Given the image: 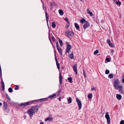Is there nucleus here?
Here are the masks:
<instances>
[{
  "label": "nucleus",
  "instance_id": "obj_61",
  "mask_svg": "<svg viewBox=\"0 0 124 124\" xmlns=\"http://www.w3.org/2000/svg\"><path fill=\"white\" fill-rule=\"evenodd\" d=\"M2 72V71H1V67H0V72Z\"/></svg>",
  "mask_w": 124,
  "mask_h": 124
},
{
  "label": "nucleus",
  "instance_id": "obj_16",
  "mask_svg": "<svg viewBox=\"0 0 124 124\" xmlns=\"http://www.w3.org/2000/svg\"><path fill=\"white\" fill-rule=\"evenodd\" d=\"M59 12L61 16H62L64 14V12L63 10L61 9H60L59 10Z\"/></svg>",
  "mask_w": 124,
  "mask_h": 124
},
{
  "label": "nucleus",
  "instance_id": "obj_25",
  "mask_svg": "<svg viewBox=\"0 0 124 124\" xmlns=\"http://www.w3.org/2000/svg\"><path fill=\"white\" fill-rule=\"evenodd\" d=\"M56 47H57V50L58 49L61 48H60V47L59 45V44L58 43V41H57L56 43Z\"/></svg>",
  "mask_w": 124,
  "mask_h": 124
},
{
  "label": "nucleus",
  "instance_id": "obj_22",
  "mask_svg": "<svg viewBox=\"0 0 124 124\" xmlns=\"http://www.w3.org/2000/svg\"><path fill=\"white\" fill-rule=\"evenodd\" d=\"M93 96L92 94L91 93H89L88 95V98L90 99H91L92 98Z\"/></svg>",
  "mask_w": 124,
  "mask_h": 124
},
{
  "label": "nucleus",
  "instance_id": "obj_40",
  "mask_svg": "<svg viewBox=\"0 0 124 124\" xmlns=\"http://www.w3.org/2000/svg\"><path fill=\"white\" fill-rule=\"evenodd\" d=\"M106 60L108 62H109L110 61V59L109 58L106 57Z\"/></svg>",
  "mask_w": 124,
  "mask_h": 124
},
{
  "label": "nucleus",
  "instance_id": "obj_24",
  "mask_svg": "<svg viewBox=\"0 0 124 124\" xmlns=\"http://www.w3.org/2000/svg\"><path fill=\"white\" fill-rule=\"evenodd\" d=\"M68 103L69 104H70L72 102V99L71 98L69 97V99H67Z\"/></svg>",
  "mask_w": 124,
  "mask_h": 124
},
{
  "label": "nucleus",
  "instance_id": "obj_10",
  "mask_svg": "<svg viewBox=\"0 0 124 124\" xmlns=\"http://www.w3.org/2000/svg\"><path fill=\"white\" fill-rule=\"evenodd\" d=\"M63 77L61 74L60 73L59 74V81L60 84L61 85L62 84V79Z\"/></svg>",
  "mask_w": 124,
  "mask_h": 124
},
{
  "label": "nucleus",
  "instance_id": "obj_41",
  "mask_svg": "<svg viewBox=\"0 0 124 124\" xmlns=\"http://www.w3.org/2000/svg\"><path fill=\"white\" fill-rule=\"evenodd\" d=\"M49 40H50V42H51V43L52 44V45H53V47L54 48V46H53V44H52V41H51V39H50V37H49Z\"/></svg>",
  "mask_w": 124,
  "mask_h": 124
},
{
  "label": "nucleus",
  "instance_id": "obj_62",
  "mask_svg": "<svg viewBox=\"0 0 124 124\" xmlns=\"http://www.w3.org/2000/svg\"><path fill=\"white\" fill-rule=\"evenodd\" d=\"M2 105V103L0 102V106H1Z\"/></svg>",
  "mask_w": 124,
  "mask_h": 124
},
{
  "label": "nucleus",
  "instance_id": "obj_51",
  "mask_svg": "<svg viewBox=\"0 0 124 124\" xmlns=\"http://www.w3.org/2000/svg\"><path fill=\"white\" fill-rule=\"evenodd\" d=\"M114 52V51L113 49H112L111 50V53H113Z\"/></svg>",
  "mask_w": 124,
  "mask_h": 124
},
{
  "label": "nucleus",
  "instance_id": "obj_57",
  "mask_svg": "<svg viewBox=\"0 0 124 124\" xmlns=\"http://www.w3.org/2000/svg\"><path fill=\"white\" fill-rule=\"evenodd\" d=\"M43 10H45V8H44V5L43 4Z\"/></svg>",
  "mask_w": 124,
  "mask_h": 124
},
{
  "label": "nucleus",
  "instance_id": "obj_23",
  "mask_svg": "<svg viewBox=\"0 0 124 124\" xmlns=\"http://www.w3.org/2000/svg\"><path fill=\"white\" fill-rule=\"evenodd\" d=\"M54 97V93L53 94L49 96L48 98V99L49 98H50L51 99H52Z\"/></svg>",
  "mask_w": 124,
  "mask_h": 124
},
{
  "label": "nucleus",
  "instance_id": "obj_5",
  "mask_svg": "<svg viewBox=\"0 0 124 124\" xmlns=\"http://www.w3.org/2000/svg\"><path fill=\"white\" fill-rule=\"evenodd\" d=\"M107 113L105 114V117L106 118L108 124H109L110 123V119L109 115H108V113L106 112Z\"/></svg>",
  "mask_w": 124,
  "mask_h": 124
},
{
  "label": "nucleus",
  "instance_id": "obj_11",
  "mask_svg": "<svg viewBox=\"0 0 124 124\" xmlns=\"http://www.w3.org/2000/svg\"><path fill=\"white\" fill-rule=\"evenodd\" d=\"M44 11H45V15H46V20L47 21V25H48V20L49 19V15L47 14V12L45 11V10H44Z\"/></svg>",
  "mask_w": 124,
  "mask_h": 124
},
{
  "label": "nucleus",
  "instance_id": "obj_9",
  "mask_svg": "<svg viewBox=\"0 0 124 124\" xmlns=\"http://www.w3.org/2000/svg\"><path fill=\"white\" fill-rule=\"evenodd\" d=\"M77 67V64H76L74 65L73 68L74 71L75 72V74L76 75H77L78 74Z\"/></svg>",
  "mask_w": 124,
  "mask_h": 124
},
{
  "label": "nucleus",
  "instance_id": "obj_26",
  "mask_svg": "<svg viewBox=\"0 0 124 124\" xmlns=\"http://www.w3.org/2000/svg\"><path fill=\"white\" fill-rule=\"evenodd\" d=\"M59 42L60 44V45L61 46H62L63 45V42H62V40H61L59 38Z\"/></svg>",
  "mask_w": 124,
  "mask_h": 124
},
{
  "label": "nucleus",
  "instance_id": "obj_12",
  "mask_svg": "<svg viewBox=\"0 0 124 124\" xmlns=\"http://www.w3.org/2000/svg\"><path fill=\"white\" fill-rule=\"evenodd\" d=\"M1 85L2 90L4 91L5 89V85L3 81L1 82Z\"/></svg>",
  "mask_w": 124,
  "mask_h": 124
},
{
  "label": "nucleus",
  "instance_id": "obj_36",
  "mask_svg": "<svg viewBox=\"0 0 124 124\" xmlns=\"http://www.w3.org/2000/svg\"><path fill=\"white\" fill-rule=\"evenodd\" d=\"M109 73V71L108 70H105V73L106 74H108Z\"/></svg>",
  "mask_w": 124,
  "mask_h": 124
},
{
  "label": "nucleus",
  "instance_id": "obj_38",
  "mask_svg": "<svg viewBox=\"0 0 124 124\" xmlns=\"http://www.w3.org/2000/svg\"><path fill=\"white\" fill-rule=\"evenodd\" d=\"M56 64L58 69L59 70L60 69V66L59 64L58 63H56Z\"/></svg>",
  "mask_w": 124,
  "mask_h": 124
},
{
  "label": "nucleus",
  "instance_id": "obj_47",
  "mask_svg": "<svg viewBox=\"0 0 124 124\" xmlns=\"http://www.w3.org/2000/svg\"><path fill=\"white\" fill-rule=\"evenodd\" d=\"M52 27L53 28H54V22H53L52 23Z\"/></svg>",
  "mask_w": 124,
  "mask_h": 124
},
{
  "label": "nucleus",
  "instance_id": "obj_56",
  "mask_svg": "<svg viewBox=\"0 0 124 124\" xmlns=\"http://www.w3.org/2000/svg\"><path fill=\"white\" fill-rule=\"evenodd\" d=\"M92 90H94L95 91L96 90H95V88L94 87H93V88H92Z\"/></svg>",
  "mask_w": 124,
  "mask_h": 124
},
{
  "label": "nucleus",
  "instance_id": "obj_29",
  "mask_svg": "<svg viewBox=\"0 0 124 124\" xmlns=\"http://www.w3.org/2000/svg\"><path fill=\"white\" fill-rule=\"evenodd\" d=\"M58 51L59 54L62 55V49L61 48L59 49L58 50Z\"/></svg>",
  "mask_w": 124,
  "mask_h": 124
},
{
  "label": "nucleus",
  "instance_id": "obj_55",
  "mask_svg": "<svg viewBox=\"0 0 124 124\" xmlns=\"http://www.w3.org/2000/svg\"><path fill=\"white\" fill-rule=\"evenodd\" d=\"M52 39L53 41H54V37L53 36L52 37Z\"/></svg>",
  "mask_w": 124,
  "mask_h": 124
},
{
  "label": "nucleus",
  "instance_id": "obj_30",
  "mask_svg": "<svg viewBox=\"0 0 124 124\" xmlns=\"http://www.w3.org/2000/svg\"><path fill=\"white\" fill-rule=\"evenodd\" d=\"M8 91L9 93H11L13 91V89L12 88L10 87L8 89Z\"/></svg>",
  "mask_w": 124,
  "mask_h": 124
},
{
  "label": "nucleus",
  "instance_id": "obj_59",
  "mask_svg": "<svg viewBox=\"0 0 124 124\" xmlns=\"http://www.w3.org/2000/svg\"><path fill=\"white\" fill-rule=\"evenodd\" d=\"M122 81L123 83H124V78L122 79Z\"/></svg>",
  "mask_w": 124,
  "mask_h": 124
},
{
  "label": "nucleus",
  "instance_id": "obj_64",
  "mask_svg": "<svg viewBox=\"0 0 124 124\" xmlns=\"http://www.w3.org/2000/svg\"><path fill=\"white\" fill-rule=\"evenodd\" d=\"M114 0V2H116V0Z\"/></svg>",
  "mask_w": 124,
  "mask_h": 124
},
{
  "label": "nucleus",
  "instance_id": "obj_42",
  "mask_svg": "<svg viewBox=\"0 0 124 124\" xmlns=\"http://www.w3.org/2000/svg\"><path fill=\"white\" fill-rule=\"evenodd\" d=\"M120 124H124V120H121L120 122Z\"/></svg>",
  "mask_w": 124,
  "mask_h": 124
},
{
  "label": "nucleus",
  "instance_id": "obj_54",
  "mask_svg": "<svg viewBox=\"0 0 124 124\" xmlns=\"http://www.w3.org/2000/svg\"><path fill=\"white\" fill-rule=\"evenodd\" d=\"M59 101H61V97H60L59 98Z\"/></svg>",
  "mask_w": 124,
  "mask_h": 124
},
{
  "label": "nucleus",
  "instance_id": "obj_8",
  "mask_svg": "<svg viewBox=\"0 0 124 124\" xmlns=\"http://www.w3.org/2000/svg\"><path fill=\"white\" fill-rule=\"evenodd\" d=\"M90 26V24L89 22L86 21L85 23L83 25V28L84 29H85L86 28Z\"/></svg>",
  "mask_w": 124,
  "mask_h": 124
},
{
  "label": "nucleus",
  "instance_id": "obj_27",
  "mask_svg": "<svg viewBox=\"0 0 124 124\" xmlns=\"http://www.w3.org/2000/svg\"><path fill=\"white\" fill-rule=\"evenodd\" d=\"M114 75L112 74H110L108 75V78H113V77Z\"/></svg>",
  "mask_w": 124,
  "mask_h": 124
},
{
  "label": "nucleus",
  "instance_id": "obj_2",
  "mask_svg": "<svg viewBox=\"0 0 124 124\" xmlns=\"http://www.w3.org/2000/svg\"><path fill=\"white\" fill-rule=\"evenodd\" d=\"M38 100H35L31 101L21 103L19 105L21 107H25L27 106L31 105L34 102H38Z\"/></svg>",
  "mask_w": 124,
  "mask_h": 124
},
{
  "label": "nucleus",
  "instance_id": "obj_63",
  "mask_svg": "<svg viewBox=\"0 0 124 124\" xmlns=\"http://www.w3.org/2000/svg\"><path fill=\"white\" fill-rule=\"evenodd\" d=\"M64 67H61V68H62V69L63 70V69H64Z\"/></svg>",
  "mask_w": 124,
  "mask_h": 124
},
{
  "label": "nucleus",
  "instance_id": "obj_1",
  "mask_svg": "<svg viewBox=\"0 0 124 124\" xmlns=\"http://www.w3.org/2000/svg\"><path fill=\"white\" fill-rule=\"evenodd\" d=\"M39 107L38 105L34 106H32L30 109H28L27 111V113L31 117H32L33 114L35 113V111L36 112H37L39 109Z\"/></svg>",
  "mask_w": 124,
  "mask_h": 124
},
{
  "label": "nucleus",
  "instance_id": "obj_18",
  "mask_svg": "<svg viewBox=\"0 0 124 124\" xmlns=\"http://www.w3.org/2000/svg\"><path fill=\"white\" fill-rule=\"evenodd\" d=\"M3 105L4 108H6L8 106L7 104L5 101L3 102Z\"/></svg>",
  "mask_w": 124,
  "mask_h": 124
},
{
  "label": "nucleus",
  "instance_id": "obj_7",
  "mask_svg": "<svg viewBox=\"0 0 124 124\" xmlns=\"http://www.w3.org/2000/svg\"><path fill=\"white\" fill-rule=\"evenodd\" d=\"M76 100L77 102L78 103V109L79 110H80L81 108L82 107V103L81 101L77 98H76Z\"/></svg>",
  "mask_w": 124,
  "mask_h": 124
},
{
  "label": "nucleus",
  "instance_id": "obj_32",
  "mask_svg": "<svg viewBox=\"0 0 124 124\" xmlns=\"http://www.w3.org/2000/svg\"><path fill=\"white\" fill-rule=\"evenodd\" d=\"M116 4L117 5H119V6L121 4V2H120L119 0L117 2V1L116 2Z\"/></svg>",
  "mask_w": 124,
  "mask_h": 124
},
{
  "label": "nucleus",
  "instance_id": "obj_46",
  "mask_svg": "<svg viewBox=\"0 0 124 124\" xmlns=\"http://www.w3.org/2000/svg\"><path fill=\"white\" fill-rule=\"evenodd\" d=\"M83 74L85 78L86 77V72L85 71H84V70H83Z\"/></svg>",
  "mask_w": 124,
  "mask_h": 124
},
{
  "label": "nucleus",
  "instance_id": "obj_60",
  "mask_svg": "<svg viewBox=\"0 0 124 124\" xmlns=\"http://www.w3.org/2000/svg\"><path fill=\"white\" fill-rule=\"evenodd\" d=\"M40 124H44V122H41Z\"/></svg>",
  "mask_w": 124,
  "mask_h": 124
},
{
  "label": "nucleus",
  "instance_id": "obj_37",
  "mask_svg": "<svg viewBox=\"0 0 124 124\" xmlns=\"http://www.w3.org/2000/svg\"><path fill=\"white\" fill-rule=\"evenodd\" d=\"M107 42L108 45L111 43V41L109 39H108L107 40Z\"/></svg>",
  "mask_w": 124,
  "mask_h": 124
},
{
  "label": "nucleus",
  "instance_id": "obj_44",
  "mask_svg": "<svg viewBox=\"0 0 124 124\" xmlns=\"http://www.w3.org/2000/svg\"><path fill=\"white\" fill-rule=\"evenodd\" d=\"M118 89L119 88L120 89H122L123 88V86L122 85H119L118 86Z\"/></svg>",
  "mask_w": 124,
  "mask_h": 124
},
{
  "label": "nucleus",
  "instance_id": "obj_48",
  "mask_svg": "<svg viewBox=\"0 0 124 124\" xmlns=\"http://www.w3.org/2000/svg\"><path fill=\"white\" fill-rule=\"evenodd\" d=\"M65 20L67 22H68L69 20H68V18L67 17H66L65 18Z\"/></svg>",
  "mask_w": 124,
  "mask_h": 124
},
{
  "label": "nucleus",
  "instance_id": "obj_15",
  "mask_svg": "<svg viewBox=\"0 0 124 124\" xmlns=\"http://www.w3.org/2000/svg\"><path fill=\"white\" fill-rule=\"evenodd\" d=\"M75 27L76 28L77 30H78L80 28L79 25L76 23H75L74 24Z\"/></svg>",
  "mask_w": 124,
  "mask_h": 124
},
{
  "label": "nucleus",
  "instance_id": "obj_49",
  "mask_svg": "<svg viewBox=\"0 0 124 124\" xmlns=\"http://www.w3.org/2000/svg\"><path fill=\"white\" fill-rule=\"evenodd\" d=\"M44 99L43 98H42V99H40L39 100V101H41V102H42L43 101H44Z\"/></svg>",
  "mask_w": 124,
  "mask_h": 124
},
{
  "label": "nucleus",
  "instance_id": "obj_4",
  "mask_svg": "<svg viewBox=\"0 0 124 124\" xmlns=\"http://www.w3.org/2000/svg\"><path fill=\"white\" fill-rule=\"evenodd\" d=\"M120 82L118 79L115 80L113 83V86L116 89H118V86L120 85Z\"/></svg>",
  "mask_w": 124,
  "mask_h": 124
},
{
  "label": "nucleus",
  "instance_id": "obj_50",
  "mask_svg": "<svg viewBox=\"0 0 124 124\" xmlns=\"http://www.w3.org/2000/svg\"><path fill=\"white\" fill-rule=\"evenodd\" d=\"M44 99V101H47V99H48V98L47 97V98H43Z\"/></svg>",
  "mask_w": 124,
  "mask_h": 124
},
{
  "label": "nucleus",
  "instance_id": "obj_21",
  "mask_svg": "<svg viewBox=\"0 0 124 124\" xmlns=\"http://www.w3.org/2000/svg\"><path fill=\"white\" fill-rule=\"evenodd\" d=\"M54 3L53 2H51L50 5V7L51 9H53L54 8Z\"/></svg>",
  "mask_w": 124,
  "mask_h": 124
},
{
  "label": "nucleus",
  "instance_id": "obj_35",
  "mask_svg": "<svg viewBox=\"0 0 124 124\" xmlns=\"http://www.w3.org/2000/svg\"><path fill=\"white\" fill-rule=\"evenodd\" d=\"M70 58L71 59H73V52H72L71 54L70 55Z\"/></svg>",
  "mask_w": 124,
  "mask_h": 124
},
{
  "label": "nucleus",
  "instance_id": "obj_31",
  "mask_svg": "<svg viewBox=\"0 0 124 124\" xmlns=\"http://www.w3.org/2000/svg\"><path fill=\"white\" fill-rule=\"evenodd\" d=\"M99 52V50H97L94 51L93 54L94 55H96L97 54V53H98Z\"/></svg>",
  "mask_w": 124,
  "mask_h": 124
},
{
  "label": "nucleus",
  "instance_id": "obj_43",
  "mask_svg": "<svg viewBox=\"0 0 124 124\" xmlns=\"http://www.w3.org/2000/svg\"><path fill=\"white\" fill-rule=\"evenodd\" d=\"M56 55H55V61H56V63H58V61H57V59L56 57Z\"/></svg>",
  "mask_w": 124,
  "mask_h": 124
},
{
  "label": "nucleus",
  "instance_id": "obj_6",
  "mask_svg": "<svg viewBox=\"0 0 124 124\" xmlns=\"http://www.w3.org/2000/svg\"><path fill=\"white\" fill-rule=\"evenodd\" d=\"M71 49V46L70 45V43L69 42H68L67 44L66 52L69 53V51Z\"/></svg>",
  "mask_w": 124,
  "mask_h": 124
},
{
  "label": "nucleus",
  "instance_id": "obj_3",
  "mask_svg": "<svg viewBox=\"0 0 124 124\" xmlns=\"http://www.w3.org/2000/svg\"><path fill=\"white\" fill-rule=\"evenodd\" d=\"M65 34L70 39H71L73 37L74 33L71 31H67L65 32Z\"/></svg>",
  "mask_w": 124,
  "mask_h": 124
},
{
  "label": "nucleus",
  "instance_id": "obj_58",
  "mask_svg": "<svg viewBox=\"0 0 124 124\" xmlns=\"http://www.w3.org/2000/svg\"><path fill=\"white\" fill-rule=\"evenodd\" d=\"M67 22V23L68 24V25H68V27H69V24H70V23L69 22V21L68 22Z\"/></svg>",
  "mask_w": 124,
  "mask_h": 124
},
{
  "label": "nucleus",
  "instance_id": "obj_34",
  "mask_svg": "<svg viewBox=\"0 0 124 124\" xmlns=\"http://www.w3.org/2000/svg\"><path fill=\"white\" fill-rule=\"evenodd\" d=\"M4 109L7 113H8L9 111V110L7 107L6 108H4Z\"/></svg>",
  "mask_w": 124,
  "mask_h": 124
},
{
  "label": "nucleus",
  "instance_id": "obj_33",
  "mask_svg": "<svg viewBox=\"0 0 124 124\" xmlns=\"http://www.w3.org/2000/svg\"><path fill=\"white\" fill-rule=\"evenodd\" d=\"M122 89H119L118 91V92H120V93L121 94H124V93L123 92V91L122 90Z\"/></svg>",
  "mask_w": 124,
  "mask_h": 124
},
{
  "label": "nucleus",
  "instance_id": "obj_39",
  "mask_svg": "<svg viewBox=\"0 0 124 124\" xmlns=\"http://www.w3.org/2000/svg\"><path fill=\"white\" fill-rule=\"evenodd\" d=\"M109 45L110 46L112 47H114V45L113 44L111 43L109 44Z\"/></svg>",
  "mask_w": 124,
  "mask_h": 124
},
{
  "label": "nucleus",
  "instance_id": "obj_45",
  "mask_svg": "<svg viewBox=\"0 0 124 124\" xmlns=\"http://www.w3.org/2000/svg\"><path fill=\"white\" fill-rule=\"evenodd\" d=\"M16 87H15L14 89L15 90H18L19 88L18 86V85H16Z\"/></svg>",
  "mask_w": 124,
  "mask_h": 124
},
{
  "label": "nucleus",
  "instance_id": "obj_20",
  "mask_svg": "<svg viewBox=\"0 0 124 124\" xmlns=\"http://www.w3.org/2000/svg\"><path fill=\"white\" fill-rule=\"evenodd\" d=\"M87 12L88 13L90 14V16H92L93 15V14L92 13V12L90 11L88 9L87 10Z\"/></svg>",
  "mask_w": 124,
  "mask_h": 124
},
{
  "label": "nucleus",
  "instance_id": "obj_17",
  "mask_svg": "<svg viewBox=\"0 0 124 124\" xmlns=\"http://www.w3.org/2000/svg\"><path fill=\"white\" fill-rule=\"evenodd\" d=\"M80 22L82 23H83L85 22H86V21L85 20L84 18H82L81 20H80Z\"/></svg>",
  "mask_w": 124,
  "mask_h": 124
},
{
  "label": "nucleus",
  "instance_id": "obj_13",
  "mask_svg": "<svg viewBox=\"0 0 124 124\" xmlns=\"http://www.w3.org/2000/svg\"><path fill=\"white\" fill-rule=\"evenodd\" d=\"M53 120V119L52 117H47L45 119V121H47L48 120H49V121H52Z\"/></svg>",
  "mask_w": 124,
  "mask_h": 124
},
{
  "label": "nucleus",
  "instance_id": "obj_53",
  "mask_svg": "<svg viewBox=\"0 0 124 124\" xmlns=\"http://www.w3.org/2000/svg\"><path fill=\"white\" fill-rule=\"evenodd\" d=\"M2 77V72H0V77Z\"/></svg>",
  "mask_w": 124,
  "mask_h": 124
},
{
  "label": "nucleus",
  "instance_id": "obj_14",
  "mask_svg": "<svg viewBox=\"0 0 124 124\" xmlns=\"http://www.w3.org/2000/svg\"><path fill=\"white\" fill-rule=\"evenodd\" d=\"M122 97V96L121 95L119 94H116V98L118 100H121Z\"/></svg>",
  "mask_w": 124,
  "mask_h": 124
},
{
  "label": "nucleus",
  "instance_id": "obj_28",
  "mask_svg": "<svg viewBox=\"0 0 124 124\" xmlns=\"http://www.w3.org/2000/svg\"><path fill=\"white\" fill-rule=\"evenodd\" d=\"M6 97L7 98V99L8 100H9V101H10V100H11V99L9 96L8 95V94L7 93H6Z\"/></svg>",
  "mask_w": 124,
  "mask_h": 124
},
{
  "label": "nucleus",
  "instance_id": "obj_52",
  "mask_svg": "<svg viewBox=\"0 0 124 124\" xmlns=\"http://www.w3.org/2000/svg\"><path fill=\"white\" fill-rule=\"evenodd\" d=\"M1 80V82H3V79L2 78V77H0Z\"/></svg>",
  "mask_w": 124,
  "mask_h": 124
},
{
  "label": "nucleus",
  "instance_id": "obj_19",
  "mask_svg": "<svg viewBox=\"0 0 124 124\" xmlns=\"http://www.w3.org/2000/svg\"><path fill=\"white\" fill-rule=\"evenodd\" d=\"M67 79L69 81V82L70 83H72L73 82L72 81V78L71 77H70L68 78Z\"/></svg>",
  "mask_w": 124,
  "mask_h": 124
}]
</instances>
